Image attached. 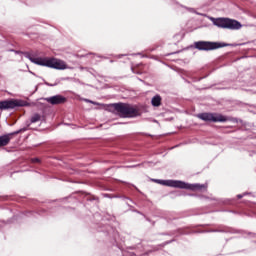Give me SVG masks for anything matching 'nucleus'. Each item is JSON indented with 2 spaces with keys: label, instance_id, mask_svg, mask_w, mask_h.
I'll return each mask as SVG.
<instances>
[{
  "label": "nucleus",
  "instance_id": "6e6552de",
  "mask_svg": "<svg viewBox=\"0 0 256 256\" xmlns=\"http://www.w3.org/2000/svg\"><path fill=\"white\" fill-rule=\"evenodd\" d=\"M45 101H47V103H50V105H63L67 103V98L61 95H56V96L45 98Z\"/></svg>",
  "mask_w": 256,
  "mask_h": 256
},
{
  "label": "nucleus",
  "instance_id": "f03ea898",
  "mask_svg": "<svg viewBox=\"0 0 256 256\" xmlns=\"http://www.w3.org/2000/svg\"><path fill=\"white\" fill-rule=\"evenodd\" d=\"M112 108L114 109L116 115H118L122 119L139 116V109L131 104L114 103L112 104Z\"/></svg>",
  "mask_w": 256,
  "mask_h": 256
},
{
  "label": "nucleus",
  "instance_id": "7ed1b4c3",
  "mask_svg": "<svg viewBox=\"0 0 256 256\" xmlns=\"http://www.w3.org/2000/svg\"><path fill=\"white\" fill-rule=\"evenodd\" d=\"M30 61L32 63H35L36 65H41L42 67H49L50 69H58L63 70L67 69V64L63 60H59L57 58H30Z\"/></svg>",
  "mask_w": 256,
  "mask_h": 256
},
{
  "label": "nucleus",
  "instance_id": "423d86ee",
  "mask_svg": "<svg viewBox=\"0 0 256 256\" xmlns=\"http://www.w3.org/2000/svg\"><path fill=\"white\" fill-rule=\"evenodd\" d=\"M194 47L198 49V51H213L215 49H221L223 45L217 42L198 41L194 43Z\"/></svg>",
  "mask_w": 256,
  "mask_h": 256
},
{
  "label": "nucleus",
  "instance_id": "20e7f679",
  "mask_svg": "<svg viewBox=\"0 0 256 256\" xmlns=\"http://www.w3.org/2000/svg\"><path fill=\"white\" fill-rule=\"evenodd\" d=\"M212 23L221 29H230L232 31L241 29V22L229 18H212Z\"/></svg>",
  "mask_w": 256,
  "mask_h": 256
},
{
  "label": "nucleus",
  "instance_id": "f257e3e1",
  "mask_svg": "<svg viewBox=\"0 0 256 256\" xmlns=\"http://www.w3.org/2000/svg\"><path fill=\"white\" fill-rule=\"evenodd\" d=\"M156 183L165 185L166 187H174L175 189H188L189 191H201L207 189L205 184H188L179 180H156Z\"/></svg>",
  "mask_w": 256,
  "mask_h": 256
},
{
  "label": "nucleus",
  "instance_id": "1a4fd4ad",
  "mask_svg": "<svg viewBox=\"0 0 256 256\" xmlns=\"http://www.w3.org/2000/svg\"><path fill=\"white\" fill-rule=\"evenodd\" d=\"M21 130L0 136V147H7L14 135H19Z\"/></svg>",
  "mask_w": 256,
  "mask_h": 256
},
{
  "label": "nucleus",
  "instance_id": "39448f33",
  "mask_svg": "<svg viewBox=\"0 0 256 256\" xmlns=\"http://www.w3.org/2000/svg\"><path fill=\"white\" fill-rule=\"evenodd\" d=\"M197 118L209 123H225L227 121V117L218 113L204 112V113L197 114Z\"/></svg>",
  "mask_w": 256,
  "mask_h": 256
},
{
  "label": "nucleus",
  "instance_id": "f8f14e48",
  "mask_svg": "<svg viewBox=\"0 0 256 256\" xmlns=\"http://www.w3.org/2000/svg\"><path fill=\"white\" fill-rule=\"evenodd\" d=\"M33 163H39V159L38 158H34L32 159Z\"/></svg>",
  "mask_w": 256,
  "mask_h": 256
},
{
  "label": "nucleus",
  "instance_id": "9d476101",
  "mask_svg": "<svg viewBox=\"0 0 256 256\" xmlns=\"http://www.w3.org/2000/svg\"><path fill=\"white\" fill-rule=\"evenodd\" d=\"M162 98L159 95H156L152 98L151 103L153 107H161Z\"/></svg>",
  "mask_w": 256,
  "mask_h": 256
},
{
  "label": "nucleus",
  "instance_id": "9b49d317",
  "mask_svg": "<svg viewBox=\"0 0 256 256\" xmlns=\"http://www.w3.org/2000/svg\"><path fill=\"white\" fill-rule=\"evenodd\" d=\"M31 123H38V121H41V115L40 114H34L31 119Z\"/></svg>",
  "mask_w": 256,
  "mask_h": 256
},
{
  "label": "nucleus",
  "instance_id": "0eeeda50",
  "mask_svg": "<svg viewBox=\"0 0 256 256\" xmlns=\"http://www.w3.org/2000/svg\"><path fill=\"white\" fill-rule=\"evenodd\" d=\"M17 107H23V101L17 99H10L0 101V110L7 111L9 109H15Z\"/></svg>",
  "mask_w": 256,
  "mask_h": 256
},
{
  "label": "nucleus",
  "instance_id": "ddd939ff",
  "mask_svg": "<svg viewBox=\"0 0 256 256\" xmlns=\"http://www.w3.org/2000/svg\"><path fill=\"white\" fill-rule=\"evenodd\" d=\"M237 197H238V199H242L243 198V196L241 194H239Z\"/></svg>",
  "mask_w": 256,
  "mask_h": 256
}]
</instances>
